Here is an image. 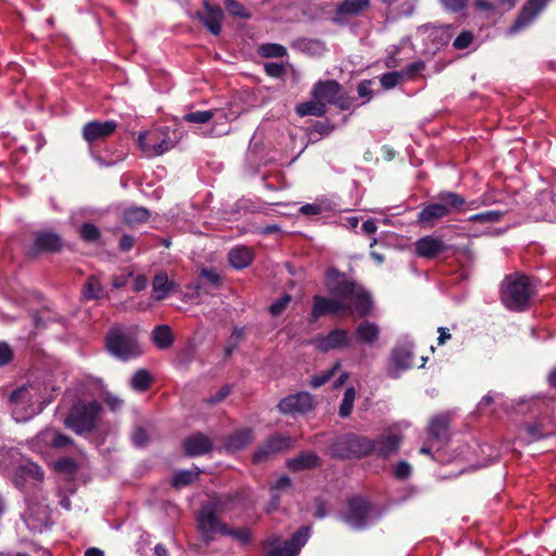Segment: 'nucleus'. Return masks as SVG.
<instances>
[{
  "instance_id": "69168bd1",
  "label": "nucleus",
  "mask_w": 556,
  "mask_h": 556,
  "mask_svg": "<svg viewBox=\"0 0 556 556\" xmlns=\"http://www.w3.org/2000/svg\"><path fill=\"white\" fill-rule=\"evenodd\" d=\"M353 98L340 91L332 104L345 111L351 109V106L353 105Z\"/></svg>"
},
{
  "instance_id": "e433bc0d",
  "label": "nucleus",
  "mask_w": 556,
  "mask_h": 556,
  "mask_svg": "<svg viewBox=\"0 0 556 556\" xmlns=\"http://www.w3.org/2000/svg\"><path fill=\"white\" fill-rule=\"evenodd\" d=\"M153 378L149 370L138 369L130 380V387L139 392L147 391L152 384Z\"/></svg>"
},
{
  "instance_id": "a211bd4d",
  "label": "nucleus",
  "mask_w": 556,
  "mask_h": 556,
  "mask_svg": "<svg viewBox=\"0 0 556 556\" xmlns=\"http://www.w3.org/2000/svg\"><path fill=\"white\" fill-rule=\"evenodd\" d=\"M182 447L187 456L195 457L212 452L213 442L207 435L197 432L184 440Z\"/></svg>"
},
{
  "instance_id": "774afa93",
  "label": "nucleus",
  "mask_w": 556,
  "mask_h": 556,
  "mask_svg": "<svg viewBox=\"0 0 556 556\" xmlns=\"http://www.w3.org/2000/svg\"><path fill=\"white\" fill-rule=\"evenodd\" d=\"M104 403L112 412H117L122 408L124 401L114 394H106L104 396Z\"/></svg>"
},
{
  "instance_id": "a878e982",
  "label": "nucleus",
  "mask_w": 556,
  "mask_h": 556,
  "mask_svg": "<svg viewBox=\"0 0 556 556\" xmlns=\"http://www.w3.org/2000/svg\"><path fill=\"white\" fill-rule=\"evenodd\" d=\"M253 260V250L245 245L235 247L228 252V262L236 269L247 268L252 264Z\"/></svg>"
},
{
  "instance_id": "338daca9",
  "label": "nucleus",
  "mask_w": 556,
  "mask_h": 556,
  "mask_svg": "<svg viewBox=\"0 0 556 556\" xmlns=\"http://www.w3.org/2000/svg\"><path fill=\"white\" fill-rule=\"evenodd\" d=\"M200 277L204 278L207 282L215 287L220 285V276L214 269L203 268L200 273Z\"/></svg>"
},
{
  "instance_id": "49530a36",
  "label": "nucleus",
  "mask_w": 556,
  "mask_h": 556,
  "mask_svg": "<svg viewBox=\"0 0 556 556\" xmlns=\"http://www.w3.org/2000/svg\"><path fill=\"white\" fill-rule=\"evenodd\" d=\"M504 213L501 211H485L469 217L472 223L493 224L502 219Z\"/></svg>"
},
{
  "instance_id": "473e14b6",
  "label": "nucleus",
  "mask_w": 556,
  "mask_h": 556,
  "mask_svg": "<svg viewBox=\"0 0 556 556\" xmlns=\"http://www.w3.org/2000/svg\"><path fill=\"white\" fill-rule=\"evenodd\" d=\"M151 216L148 208L143 206H129L123 211V222L128 226L147 223Z\"/></svg>"
},
{
  "instance_id": "ddd939ff",
  "label": "nucleus",
  "mask_w": 556,
  "mask_h": 556,
  "mask_svg": "<svg viewBox=\"0 0 556 556\" xmlns=\"http://www.w3.org/2000/svg\"><path fill=\"white\" fill-rule=\"evenodd\" d=\"M197 17L212 35H220L224 11L218 4H212L207 0H204L203 11L197 12Z\"/></svg>"
},
{
  "instance_id": "ea45409f",
  "label": "nucleus",
  "mask_w": 556,
  "mask_h": 556,
  "mask_svg": "<svg viewBox=\"0 0 556 556\" xmlns=\"http://www.w3.org/2000/svg\"><path fill=\"white\" fill-rule=\"evenodd\" d=\"M233 501L231 495H219L211 498L206 504L202 507L213 511L214 514L222 515L226 513L229 508V504Z\"/></svg>"
},
{
  "instance_id": "423d86ee",
  "label": "nucleus",
  "mask_w": 556,
  "mask_h": 556,
  "mask_svg": "<svg viewBox=\"0 0 556 556\" xmlns=\"http://www.w3.org/2000/svg\"><path fill=\"white\" fill-rule=\"evenodd\" d=\"M311 528L308 526L300 527L289 540L281 543L277 534L269 535L264 540L266 556H298L301 548L306 544Z\"/></svg>"
},
{
  "instance_id": "8fccbe9b",
  "label": "nucleus",
  "mask_w": 556,
  "mask_h": 556,
  "mask_svg": "<svg viewBox=\"0 0 556 556\" xmlns=\"http://www.w3.org/2000/svg\"><path fill=\"white\" fill-rule=\"evenodd\" d=\"M292 296L289 293H283L281 296L276 299L268 307V312L273 316H279L287 308L291 302Z\"/></svg>"
},
{
  "instance_id": "4c0bfd02",
  "label": "nucleus",
  "mask_w": 556,
  "mask_h": 556,
  "mask_svg": "<svg viewBox=\"0 0 556 556\" xmlns=\"http://www.w3.org/2000/svg\"><path fill=\"white\" fill-rule=\"evenodd\" d=\"M200 470H180L176 472L172 479V486L176 490H180L185 486L192 484L199 479Z\"/></svg>"
},
{
  "instance_id": "2f4dec72",
  "label": "nucleus",
  "mask_w": 556,
  "mask_h": 556,
  "mask_svg": "<svg viewBox=\"0 0 556 556\" xmlns=\"http://www.w3.org/2000/svg\"><path fill=\"white\" fill-rule=\"evenodd\" d=\"M370 0H343L337 7V13L343 16H357L367 10Z\"/></svg>"
},
{
  "instance_id": "c85d7f7f",
  "label": "nucleus",
  "mask_w": 556,
  "mask_h": 556,
  "mask_svg": "<svg viewBox=\"0 0 556 556\" xmlns=\"http://www.w3.org/2000/svg\"><path fill=\"white\" fill-rule=\"evenodd\" d=\"M174 333L168 325L155 326L151 332V340L159 350H167L174 343Z\"/></svg>"
},
{
  "instance_id": "f03ea898",
  "label": "nucleus",
  "mask_w": 556,
  "mask_h": 556,
  "mask_svg": "<svg viewBox=\"0 0 556 556\" xmlns=\"http://www.w3.org/2000/svg\"><path fill=\"white\" fill-rule=\"evenodd\" d=\"M532 295L533 289L529 276L517 274L505 277L501 287V301L507 309L527 311Z\"/></svg>"
},
{
  "instance_id": "2eb2a0df",
  "label": "nucleus",
  "mask_w": 556,
  "mask_h": 556,
  "mask_svg": "<svg viewBox=\"0 0 556 556\" xmlns=\"http://www.w3.org/2000/svg\"><path fill=\"white\" fill-rule=\"evenodd\" d=\"M278 408L283 414L307 413L313 408V399L307 392H299L283 397Z\"/></svg>"
},
{
  "instance_id": "cd10ccee",
  "label": "nucleus",
  "mask_w": 556,
  "mask_h": 556,
  "mask_svg": "<svg viewBox=\"0 0 556 556\" xmlns=\"http://www.w3.org/2000/svg\"><path fill=\"white\" fill-rule=\"evenodd\" d=\"M353 306L359 317H367L374 309V301L370 293L365 290L364 287L359 286L353 294Z\"/></svg>"
},
{
  "instance_id": "c03bdc74",
  "label": "nucleus",
  "mask_w": 556,
  "mask_h": 556,
  "mask_svg": "<svg viewBox=\"0 0 556 556\" xmlns=\"http://www.w3.org/2000/svg\"><path fill=\"white\" fill-rule=\"evenodd\" d=\"M355 400V390L354 388H348L344 391L342 402L339 407V416L342 418H346L351 415Z\"/></svg>"
},
{
  "instance_id": "bf43d9fd",
  "label": "nucleus",
  "mask_w": 556,
  "mask_h": 556,
  "mask_svg": "<svg viewBox=\"0 0 556 556\" xmlns=\"http://www.w3.org/2000/svg\"><path fill=\"white\" fill-rule=\"evenodd\" d=\"M74 444V440L62 433V432H54L53 439L51 441V446L54 448H65L67 446H71Z\"/></svg>"
},
{
  "instance_id": "c9c22d12",
  "label": "nucleus",
  "mask_w": 556,
  "mask_h": 556,
  "mask_svg": "<svg viewBox=\"0 0 556 556\" xmlns=\"http://www.w3.org/2000/svg\"><path fill=\"white\" fill-rule=\"evenodd\" d=\"M266 447L273 452L274 455L290 450L293 445V440L290 437L276 434L269 437L266 441Z\"/></svg>"
},
{
  "instance_id": "7c9ffc66",
  "label": "nucleus",
  "mask_w": 556,
  "mask_h": 556,
  "mask_svg": "<svg viewBox=\"0 0 556 556\" xmlns=\"http://www.w3.org/2000/svg\"><path fill=\"white\" fill-rule=\"evenodd\" d=\"M443 217H446V210L441 206L438 201L427 204L417 216L419 223L430 226H432L435 220Z\"/></svg>"
},
{
  "instance_id": "0e129e2a",
  "label": "nucleus",
  "mask_w": 556,
  "mask_h": 556,
  "mask_svg": "<svg viewBox=\"0 0 556 556\" xmlns=\"http://www.w3.org/2000/svg\"><path fill=\"white\" fill-rule=\"evenodd\" d=\"M231 388L226 384L222 387L215 394L211 395L206 402L211 405H215L222 401H224L230 394Z\"/></svg>"
},
{
  "instance_id": "603ef678",
  "label": "nucleus",
  "mask_w": 556,
  "mask_h": 556,
  "mask_svg": "<svg viewBox=\"0 0 556 556\" xmlns=\"http://www.w3.org/2000/svg\"><path fill=\"white\" fill-rule=\"evenodd\" d=\"M403 73L401 72H388L381 75L380 83L384 89H392L401 83Z\"/></svg>"
},
{
  "instance_id": "0eeeda50",
  "label": "nucleus",
  "mask_w": 556,
  "mask_h": 556,
  "mask_svg": "<svg viewBox=\"0 0 556 556\" xmlns=\"http://www.w3.org/2000/svg\"><path fill=\"white\" fill-rule=\"evenodd\" d=\"M374 509L372 503L362 495L346 498V509L341 519L353 530L361 531L368 527V519Z\"/></svg>"
},
{
  "instance_id": "5701e85b",
  "label": "nucleus",
  "mask_w": 556,
  "mask_h": 556,
  "mask_svg": "<svg viewBox=\"0 0 556 556\" xmlns=\"http://www.w3.org/2000/svg\"><path fill=\"white\" fill-rule=\"evenodd\" d=\"M371 442L375 445L372 454L380 458H389L397 453L402 437L399 434H389L377 440H371Z\"/></svg>"
},
{
  "instance_id": "79ce46f5",
  "label": "nucleus",
  "mask_w": 556,
  "mask_h": 556,
  "mask_svg": "<svg viewBox=\"0 0 556 556\" xmlns=\"http://www.w3.org/2000/svg\"><path fill=\"white\" fill-rule=\"evenodd\" d=\"M258 52L264 58H283L288 53L285 46L274 42L262 45Z\"/></svg>"
},
{
  "instance_id": "680f3d73",
  "label": "nucleus",
  "mask_w": 556,
  "mask_h": 556,
  "mask_svg": "<svg viewBox=\"0 0 556 556\" xmlns=\"http://www.w3.org/2000/svg\"><path fill=\"white\" fill-rule=\"evenodd\" d=\"M426 68V63L421 60H418L416 62H413L408 64L403 73V77L407 76L409 79H413L419 72L424 71Z\"/></svg>"
},
{
  "instance_id": "37998d69",
  "label": "nucleus",
  "mask_w": 556,
  "mask_h": 556,
  "mask_svg": "<svg viewBox=\"0 0 556 556\" xmlns=\"http://www.w3.org/2000/svg\"><path fill=\"white\" fill-rule=\"evenodd\" d=\"M225 9L233 17L249 20L252 16L250 11L238 0H225Z\"/></svg>"
},
{
  "instance_id": "7ed1b4c3",
  "label": "nucleus",
  "mask_w": 556,
  "mask_h": 556,
  "mask_svg": "<svg viewBox=\"0 0 556 556\" xmlns=\"http://www.w3.org/2000/svg\"><path fill=\"white\" fill-rule=\"evenodd\" d=\"M374 443L371 439L353 432H346L337 437L328 446V455L333 459H359L372 454Z\"/></svg>"
},
{
  "instance_id": "13d9d810",
  "label": "nucleus",
  "mask_w": 556,
  "mask_h": 556,
  "mask_svg": "<svg viewBox=\"0 0 556 556\" xmlns=\"http://www.w3.org/2000/svg\"><path fill=\"white\" fill-rule=\"evenodd\" d=\"M440 2L451 13H458L468 5V0H440Z\"/></svg>"
},
{
  "instance_id": "20e7f679",
  "label": "nucleus",
  "mask_w": 556,
  "mask_h": 556,
  "mask_svg": "<svg viewBox=\"0 0 556 556\" xmlns=\"http://www.w3.org/2000/svg\"><path fill=\"white\" fill-rule=\"evenodd\" d=\"M102 413L103 407L97 400L78 402L64 419V426L78 435L91 433L96 430Z\"/></svg>"
},
{
  "instance_id": "9d476101",
  "label": "nucleus",
  "mask_w": 556,
  "mask_h": 556,
  "mask_svg": "<svg viewBox=\"0 0 556 556\" xmlns=\"http://www.w3.org/2000/svg\"><path fill=\"white\" fill-rule=\"evenodd\" d=\"M198 530L206 543L214 540L215 534L224 535L228 525L219 519V515L201 507L197 517Z\"/></svg>"
},
{
  "instance_id": "f3484780",
  "label": "nucleus",
  "mask_w": 556,
  "mask_h": 556,
  "mask_svg": "<svg viewBox=\"0 0 556 556\" xmlns=\"http://www.w3.org/2000/svg\"><path fill=\"white\" fill-rule=\"evenodd\" d=\"M380 334L379 325L365 319L356 326L353 338L357 344L371 348L380 340Z\"/></svg>"
},
{
  "instance_id": "4d7b16f0",
  "label": "nucleus",
  "mask_w": 556,
  "mask_h": 556,
  "mask_svg": "<svg viewBox=\"0 0 556 556\" xmlns=\"http://www.w3.org/2000/svg\"><path fill=\"white\" fill-rule=\"evenodd\" d=\"M340 366L339 363H337L332 369H330L329 371H327L326 374H321V375H316L314 377H312V380L309 382L311 387L314 388V389H317V388H320L321 386H324L326 382H328L330 380V378L333 376L334 371L337 370V368Z\"/></svg>"
},
{
  "instance_id": "393cba45",
  "label": "nucleus",
  "mask_w": 556,
  "mask_h": 556,
  "mask_svg": "<svg viewBox=\"0 0 556 556\" xmlns=\"http://www.w3.org/2000/svg\"><path fill=\"white\" fill-rule=\"evenodd\" d=\"M413 357V346L408 343L396 345L391 352V362L400 370L412 368Z\"/></svg>"
},
{
  "instance_id": "dca6fc26",
  "label": "nucleus",
  "mask_w": 556,
  "mask_h": 556,
  "mask_svg": "<svg viewBox=\"0 0 556 556\" xmlns=\"http://www.w3.org/2000/svg\"><path fill=\"white\" fill-rule=\"evenodd\" d=\"M350 337L345 329L336 328L329 331L327 336L317 338L316 346L320 352H328L331 350H340L350 345Z\"/></svg>"
},
{
  "instance_id": "5fc2aeb1",
  "label": "nucleus",
  "mask_w": 556,
  "mask_h": 556,
  "mask_svg": "<svg viewBox=\"0 0 556 556\" xmlns=\"http://www.w3.org/2000/svg\"><path fill=\"white\" fill-rule=\"evenodd\" d=\"M412 475V466L406 460H400L393 468V476L400 481L408 479Z\"/></svg>"
},
{
  "instance_id": "a19ab883",
  "label": "nucleus",
  "mask_w": 556,
  "mask_h": 556,
  "mask_svg": "<svg viewBox=\"0 0 556 556\" xmlns=\"http://www.w3.org/2000/svg\"><path fill=\"white\" fill-rule=\"evenodd\" d=\"M18 473L23 479L42 481L45 472L41 467L35 463H27L18 467Z\"/></svg>"
},
{
  "instance_id": "4468645a",
  "label": "nucleus",
  "mask_w": 556,
  "mask_h": 556,
  "mask_svg": "<svg viewBox=\"0 0 556 556\" xmlns=\"http://www.w3.org/2000/svg\"><path fill=\"white\" fill-rule=\"evenodd\" d=\"M549 0H527L520 13L510 26L511 33H517L533 22L544 10Z\"/></svg>"
},
{
  "instance_id": "412c9836",
  "label": "nucleus",
  "mask_w": 556,
  "mask_h": 556,
  "mask_svg": "<svg viewBox=\"0 0 556 556\" xmlns=\"http://www.w3.org/2000/svg\"><path fill=\"white\" fill-rule=\"evenodd\" d=\"M450 416L447 414H439L430 420L428 435L430 440L438 442L441 446L450 440Z\"/></svg>"
},
{
  "instance_id": "1a4fd4ad",
  "label": "nucleus",
  "mask_w": 556,
  "mask_h": 556,
  "mask_svg": "<svg viewBox=\"0 0 556 556\" xmlns=\"http://www.w3.org/2000/svg\"><path fill=\"white\" fill-rule=\"evenodd\" d=\"M325 287L331 296L345 302L352 299L359 286L338 268L330 267L325 271Z\"/></svg>"
},
{
  "instance_id": "864d4df0",
  "label": "nucleus",
  "mask_w": 556,
  "mask_h": 556,
  "mask_svg": "<svg viewBox=\"0 0 556 556\" xmlns=\"http://www.w3.org/2000/svg\"><path fill=\"white\" fill-rule=\"evenodd\" d=\"M473 41V34L470 30H463L453 41L456 50L467 49Z\"/></svg>"
},
{
  "instance_id": "4be33fe9",
  "label": "nucleus",
  "mask_w": 556,
  "mask_h": 556,
  "mask_svg": "<svg viewBox=\"0 0 556 556\" xmlns=\"http://www.w3.org/2000/svg\"><path fill=\"white\" fill-rule=\"evenodd\" d=\"M340 91H342V86L337 80H319L313 87L312 97L324 103L332 104Z\"/></svg>"
},
{
  "instance_id": "6e6552de",
  "label": "nucleus",
  "mask_w": 556,
  "mask_h": 556,
  "mask_svg": "<svg viewBox=\"0 0 556 556\" xmlns=\"http://www.w3.org/2000/svg\"><path fill=\"white\" fill-rule=\"evenodd\" d=\"M33 242L25 248V255L28 258H37L42 254H56L64 248V239L52 229L35 231Z\"/></svg>"
},
{
  "instance_id": "6ab92c4d",
  "label": "nucleus",
  "mask_w": 556,
  "mask_h": 556,
  "mask_svg": "<svg viewBox=\"0 0 556 556\" xmlns=\"http://www.w3.org/2000/svg\"><path fill=\"white\" fill-rule=\"evenodd\" d=\"M416 254L420 257L432 260L447 250V245L433 236H425L415 243Z\"/></svg>"
},
{
  "instance_id": "aec40b11",
  "label": "nucleus",
  "mask_w": 556,
  "mask_h": 556,
  "mask_svg": "<svg viewBox=\"0 0 556 556\" xmlns=\"http://www.w3.org/2000/svg\"><path fill=\"white\" fill-rule=\"evenodd\" d=\"M323 459L314 451L301 452L286 460V467L293 472L312 470L321 467Z\"/></svg>"
},
{
  "instance_id": "bb28decb",
  "label": "nucleus",
  "mask_w": 556,
  "mask_h": 556,
  "mask_svg": "<svg viewBox=\"0 0 556 556\" xmlns=\"http://www.w3.org/2000/svg\"><path fill=\"white\" fill-rule=\"evenodd\" d=\"M253 438V432L250 428H241L225 438L224 445L229 452L243 450Z\"/></svg>"
},
{
  "instance_id": "b1692460",
  "label": "nucleus",
  "mask_w": 556,
  "mask_h": 556,
  "mask_svg": "<svg viewBox=\"0 0 556 556\" xmlns=\"http://www.w3.org/2000/svg\"><path fill=\"white\" fill-rule=\"evenodd\" d=\"M437 200L446 210V216L466 211V199L456 192L442 191L437 195Z\"/></svg>"
},
{
  "instance_id": "a18cd8bd",
  "label": "nucleus",
  "mask_w": 556,
  "mask_h": 556,
  "mask_svg": "<svg viewBox=\"0 0 556 556\" xmlns=\"http://www.w3.org/2000/svg\"><path fill=\"white\" fill-rule=\"evenodd\" d=\"M224 536H231L233 540L238 541L242 545H249L252 543L251 530L245 527L239 529H231L228 526Z\"/></svg>"
},
{
  "instance_id": "f704fd0d",
  "label": "nucleus",
  "mask_w": 556,
  "mask_h": 556,
  "mask_svg": "<svg viewBox=\"0 0 556 556\" xmlns=\"http://www.w3.org/2000/svg\"><path fill=\"white\" fill-rule=\"evenodd\" d=\"M81 294L84 300H99L104 296V288L94 276H90L83 285Z\"/></svg>"
},
{
  "instance_id": "de8ad7c7",
  "label": "nucleus",
  "mask_w": 556,
  "mask_h": 556,
  "mask_svg": "<svg viewBox=\"0 0 556 556\" xmlns=\"http://www.w3.org/2000/svg\"><path fill=\"white\" fill-rule=\"evenodd\" d=\"M150 441L148 429L143 425H136L131 433V442L136 447H144Z\"/></svg>"
},
{
  "instance_id": "6e6d98bb",
  "label": "nucleus",
  "mask_w": 556,
  "mask_h": 556,
  "mask_svg": "<svg viewBox=\"0 0 556 556\" xmlns=\"http://www.w3.org/2000/svg\"><path fill=\"white\" fill-rule=\"evenodd\" d=\"M264 71L267 76L273 78H281L286 74L285 65L277 62L265 63Z\"/></svg>"
},
{
  "instance_id": "58836bf2",
  "label": "nucleus",
  "mask_w": 556,
  "mask_h": 556,
  "mask_svg": "<svg viewBox=\"0 0 556 556\" xmlns=\"http://www.w3.org/2000/svg\"><path fill=\"white\" fill-rule=\"evenodd\" d=\"M78 233L80 239L87 243H99L102 238L100 229L90 222L83 223Z\"/></svg>"
},
{
  "instance_id": "09e8293b",
  "label": "nucleus",
  "mask_w": 556,
  "mask_h": 556,
  "mask_svg": "<svg viewBox=\"0 0 556 556\" xmlns=\"http://www.w3.org/2000/svg\"><path fill=\"white\" fill-rule=\"evenodd\" d=\"M78 468L79 466L76 460L71 457H62L54 463V469L60 473L73 476L77 472Z\"/></svg>"
},
{
  "instance_id": "c756f323",
  "label": "nucleus",
  "mask_w": 556,
  "mask_h": 556,
  "mask_svg": "<svg viewBox=\"0 0 556 556\" xmlns=\"http://www.w3.org/2000/svg\"><path fill=\"white\" fill-rule=\"evenodd\" d=\"M175 288L174 281H170L166 274L160 273L153 277L152 291L155 301L164 300Z\"/></svg>"
},
{
  "instance_id": "39448f33",
  "label": "nucleus",
  "mask_w": 556,
  "mask_h": 556,
  "mask_svg": "<svg viewBox=\"0 0 556 556\" xmlns=\"http://www.w3.org/2000/svg\"><path fill=\"white\" fill-rule=\"evenodd\" d=\"M176 142V131L168 126L142 131L138 136V147L148 157L164 154L172 150Z\"/></svg>"
},
{
  "instance_id": "f8f14e48",
  "label": "nucleus",
  "mask_w": 556,
  "mask_h": 556,
  "mask_svg": "<svg viewBox=\"0 0 556 556\" xmlns=\"http://www.w3.org/2000/svg\"><path fill=\"white\" fill-rule=\"evenodd\" d=\"M117 128L115 121H90L86 123L81 129L83 138L89 143L104 140L112 136Z\"/></svg>"
},
{
  "instance_id": "e2e57ef3",
  "label": "nucleus",
  "mask_w": 556,
  "mask_h": 556,
  "mask_svg": "<svg viewBox=\"0 0 556 556\" xmlns=\"http://www.w3.org/2000/svg\"><path fill=\"white\" fill-rule=\"evenodd\" d=\"M271 456H274L273 452L266 447V443L260 446L252 455V460L254 464H261L268 460Z\"/></svg>"
},
{
  "instance_id": "9b49d317",
  "label": "nucleus",
  "mask_w": 556,
  "mask_h": 556,
  "mask_svg": "<svg viewBox=\"0 0 556 556\" xmlns=\"http://www.w3.org/2000/svg\"><path fill=\"white\" fill-rule=\"evenodd\" d=\"M351 305L333 296L323 295L313 296V307L309 316V323H315L320 317L327 315H337L342 311H349Z\"/></svg>"
},
{
  "instance_id": "72a5a7b5",
  "label": "nucleus",
  "mask_w": 556,
  "mask_h": 556,
  "mask_svg": "<svg viewBox=\"0 0 556 556\" xmlns=\"http://www.w3.org/2000/svg\"><path fill=\"white\" fill-rule=\"evenodd\" d=\"M326 105L324 102L316 101H306L296 105L295 112L299 116H316L320 117L326 114Z\"/></svg>"
},
{
  "instance_id": "f257e3e1",
  "label": "nucleus",
  "mask_w": 556,
  "mask_h": 556,
  "mask_svg": "<svg viewBox=\"0 0 556 556\" xmlns=\"http://www.w3.org/2000/svg\"><path fill=\"white\" fill-rule=\"evenodd\" d=\"M105 350L114 358L128 362L142 355L137 334L125 327H111L104 338Z\"/></svg>"
},
{
  "instance_id": "3c124183",
  "label": "nucleus",
  "mask_w": 556,
  "mask_h": 556,
  "mask_svg": "<svg viewBox=\"0 0 556 556\" xmlns=\"http://www.w3.org/2000/svg\"><path fill=\"white\" fill-rule=\"evenodd\" d=\"M213 116L214 113L212 111H195L187 113L184 116V119L188 123L206 124L213 118Z\"/></svg>"
},
{
  "instance_id": "052dcab7",
  "label": "nucleus",
  "mask_w": 556,
  "mask_h": 556,
  "mask_svg": "<svg viewBox=\"0 0 556 556\" xmlns=\"http://www.w3.org/2000/svg\"><path fill=\"white\" fill-rule=\"evenodd\" d=\"M14 358V352L12 348L7 343L0 342V367L10 364Z\"/></svg>"
}]
</instances>
